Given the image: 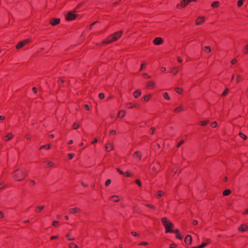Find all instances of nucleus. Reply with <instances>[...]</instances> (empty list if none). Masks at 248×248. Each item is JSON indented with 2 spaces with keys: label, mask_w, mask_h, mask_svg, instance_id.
<instances>
[{
  "label": "nucleus",
  "mask_w": 248,
  "mask_h": 248,
  "mask_svg": "<svg viewBox=\"0 0 248 248\" xmlns=\"http://www.w3.org/2000/svg\"><path fill=\"white\" fill-rule=\"evenodd\" d=\"M123 34L122 31H119L110 34L107 38L103 41V44L104 45H108L113 42H115L118 40Z\"/></svg>",
  "instance_id": "nucleus-1"
},
{
  "label": "nucleus",
  "mask_w": 248,
  "mask_h": 248,
  "mask_svg": "<svg viewBox=\"0 0 248 248\" xmlns=\"http://www.w3.org/2000/svg\"><path fill=\"white\" fill-rule=\"evenodd\" d=\"M27 175V173L23 168L17 169L13 173V178L18 181L23 180Z\"/></svg>",
  "instance_id": "nucleus-2"
},
{
  "label": "nucleus",
  "mask_w": 248,
  "mask_h": 248,
  "mask_svg": "<svg viewBox=\"0 0 248 248\" xmlns=\"http://www.w3.org/2000/svg\"><path fill=\"white\" fill-rule=\"evenodd\" d=\"M162 223L165 228L166 233L173 232V230L171 229V227L173 226V223L166 217H163L161 219Z\"/></svg>",
  "instance_id": "nucleus-3"
},
{
  "label": "nucleus",
  "mask_w": 248,
  "mask_h": 248,
  "mask_svg": "<svg viewBox=\"0 0 248 248\" xmlns=\"http://www.w3.org/2000/svg\"><path fill=\"white\" fill-rule=\"evenodd\" d=\"M76 15L74 12H69L66 16V19L68 21H72L73 20H74L76 18Z\"/></svg>",
  "instance_id": "nucleus-4"
},
{
  "label": "nucleus",
  "mask_w": 248,
  "mask_h": 248,
  "mask_svg": "<svg viewBox=\"0 0 248 248\" xmlns=\"http://www.w3.org/2000/svg\"><path fill=\"white\" fill-rule=\"evenodd\" d=\"M29 42H30L29 39H26L25 40L20 41L16 45V47L17 49L21 48L22 47H23L25 45H26Z\"/></svg>",
  "instance_id": "nucleus-5"
},
{
  "label": "nucleus",
  "mask_w": 248,
  "mask_h": 248,
  "mask_svg": "<svg viewBox=\"0 0 248 248\" xmlns=\"http://www.w3.org/2000/svg\"><path fill=\"white\" fill-rule=\"evenodd\" d=\"M195 1H196V0H182L181 2L180 5L182 7H185L187 5H188L190 2Z\"/></svg>",
  "instance_id": "nucleus-6"
},
{
  "label": "nucleus",
  "mask_w": 248,
  "mask_h": 248,
  "mask_svg": "<svg viewBox=\"0 0 248 248\" xmlns=\"http://www.w3.org/2000/svg\"><path fill=\"white\" fill-rule=\"evenodd\" d=\"M192 237L190 235H187L185 237V242L186 245H190L192 242Z\"/></svg>",
  "instance_id": "nucleus-7"
},
{
  "label": "nucleus",
  "mask_w": 248,
  "mask_h": 248,
  "mask_svg": "<svg viewBox=\"0 0 248 248\" xmlns=\"http://www.w3.org/2000/svg\"><path fill=\"white\" fill-rule=\"evenodd\" d=\"M60 22V18H51L50 20V23L52 26H55L58 24Z\"/></svg>",
  "instance_id": "nucleus-8"
},
{
  "label": "nucleus",
  "mask_w": 248,
  "mask_h": 248,
  "mask_svg": "<svg viewBox=\"0 0 248 248\" xmlns=\"http://www.w3.org/2000/svg\"><path fill=\"white\" fill-rule=\"evenodd\" d=\"M163 43V39L160 37H156L154 40V43L155 45H161Z\"/></svg>",
  "instance_id": "nucleus-9"
},
{
  "label": "nucleus",
  "mask_w": 248,
  "mask_h": 248,
  "mask_svg": "<svg viewBox=\"0 0 248 248\" xmlns=\"http://www.w3.org/2000/svg\"><path fill=\"white\" fill-rule=\"evenodd\" d=\"M204 21V16H200L196 20V24L197 25H200L202 24Z\"/></svg>",
  "instance_id": "nucleus-10"
},
{
  "label": "nucleus",
  "mask_w": 248,
  "mask_h": 248,
  "mask_svg": "<svg viewBox=\"0 0 248 248\" xmlns=\"http://www.w3.org/2000/svg\"><path fill=\"white\" fill-rule=\"evenodd\" d=\"M210 239H206V242L202 243L201 245L198 247H194L193 248H203L206 247L208 244L210 243Z\"/></svg>",
  "instance_id": "nucleus-11"
},
{
  "label": "nucleus",
  "mask_w": 248,
  "mask_h": 248,
  "mask_svg": "<svg viewBox=\"0 0 248 248\" xmlns=\"http://www.w3.org/2000/svg\"><path fill=\"white\" fill-rule=\"evenodd\" d=\"M248 229V226L245 224H242L238 228V230L241 232L246 231Z\"/></svg>",
  "instance_id": "nucleus-12"
},
{
  "label": "nucleus",
  "mask_w": 248,
  "mask_h": 248,
  "mask_svg": "<svg viewBox=\"0 0 248 248\" xmlns=\"http://www.w3.org/2000/svg\"><path fill=\"white\" fill-rule=\"evenodd\" d=\"M44 167H51L54 165V163L51 161H46L44 162Z\"/></svg>",
  "instance_id": "nucleus-13"
},
{
  "label": "nucleus",
  "mask_w": 248,
  "mask_h": 248,
  "mask_svg": "<svg viewBox=\"0 0 248 248\" xmlns=\"http://www.w3.org/2000/svg\"><path fill=\"white\" fill-rule=\"evenodd\" d=\"M106 150L108 152L111 151L113 149V146L110 143H108L106 145Z\"/></svg>",
  "instance_id": "nucleus-14"
},
{
  "label": "nucleus",
  "mask_w": 248,
  "mask_h": 248,
  "mask_svg": "<svg viewBox=\"0 0 248 248\" xmlns=\"http://www.w3.org/2000/svg\"><path fill=\"white\" fill-rule=\"evenodd\" d=\"M155 82H154L153 81H148L147 83L146 86H147V88H153L154 87V86H155Z\"/></svg>",
  "instance_id": "nucleus-15"
},
{
  "label": "nucleus",
  "mask_w": 248,
  "mask_h": 248,
  "mask_svg": "<svg viewBox=\"0 0 248 248\" xmlns=\"http://www.w3.org/2000/svg\"><path fill=\"white\" fill-rule=\"evenodd\" d=\"M183 110V107L182 105H181L179 107H178L173 109V111L175 112H181Z\"/></svg>",
  "instance_id": "nucleus-16"
},
{
  "label": "nucleus",
  "mask_w": 248,
  "mask_h": 248,
  "mask_svg": "<svg viewBox=\"0 0 248 248\" xmlns=\"http://www.w3.org/2000/svg\"><path fill=\"white\" fill-rule=\"evenodd\" d=\"M141 94V92L139 90H137L134 93V96L135 98H138Z\"/></svg>",
  "instance_id": "nucleus-17"
},
{
  "label": "nucleus",
  "mask_w": 248,
  "mask_h": 248,
  "mask_svg": "<svg viewBox=\"0 0 248 248\" xmlns=\"http://www.w3.org/2000/svg\"><path fill=\"white\" fill-rule=\"evenodd\" d=\"M110 201L114 202H117L119 201V198L117 196H113L110 198Z\"/></svg>",
  "instance_id": "nucleus-18"
},
{
  "label": "nucleus",
  "mask_w": 248,
  "mask_h": 248,
  "mask_svg": "<svg viewBox=\"0 0 248 248\" xmlns=\"http://www.w3.org/2000/svg\"><path fill=\"white\" fill-rule=\"evenodd\" d=\"M13 137L12 134L11 133H8L4 137V140L6 141H8L11 140Z\"/></svg>",
  "instance_id": "nucleus-19"
},
{
  "label": "nucleus",
  "mask_w": 248,
  "mask_h": 248,
  "mask_svg": "<svg viewBox=\"0 0 248 248\" xmlns=\"http://www.w3.org/2000/svg\"><path fill=\"white\" fill-rule=\"evenodd\" d=\"M79 210L78 208L75 207L69 209V211L70 213L74 214L77 213Z\"/></svg>",
  "instance_id": "nucleus-20"
},
{
  "label": "nucleus",
  "mask_w": 248,
  "mask_h": 248,
  "mask_svg": "<svg viewBox=\"0 0 248 248\" xmlns=\"http://www.w3.org/2000/svg\"><path fill=\"white\" fill-rule=\"evenodd\" d=\"M50 148V145L49 144H46V145H43L42 146L40 147V149L42 150V149H46V150H48Z\"/></svg>",
  "instance_id": "nucleus-21"
},
{
  "label": "nucleus",
  "mask_w": 248,
  "mask_h": 248,
  "mask_svg": "<svg viewBox=\"0 0 248 248\" xmlns=\"http://www.w3.org/2000/svg\"><path fill=\"white\" fill-rule=\"evenodd\" d=\"M134 155L136 156H138L140 158V159L141 158V154L140 151H137L135 152L134 154Z\"/></svg>",
  "instance_id": "nucleus-22"
},
{
  "label": "nucleus",
  "mask_w": 248,
  "mask_h": 248,
  "mask_svg": "<svg viewBox=\"0 0 248 248\" xmlns=\"http://www.w3.org/2000/svg\"><path fill=\"white\" fill-rule=\"evenodd\" d=\"M209 122V121H202L200 122V124L202 126H205Z\"/></svg>",
  "instance_id": "nucleus-23"
},
{
  "label": "nucleus",
  "mask_w": 248,
  "mask_h": 248,
  "mask_svg": "<svg viewBox=\"0 0 248 248\" xmlns=\"http://www.w3.org/2000/svg\"><path fill=\"white\" fill-rule=\"evenodd\" d=\"M231 193V190L229 189H226L223 192V195L225 196H228Z\"/></svg>",
  "instance_id": "nucleus-24"
},
{
  "label": "nucleus",
  "mask_w": 248,
  "mask_h": 248,
  "mask_svg": "<svg viewBox=\"0 0 248 248\" xmlns=\"http://www.w3.org/2000/svg\"><path fill=\"white\" fill-rule=\"evenodd\" d=\"M44 207L45 206L44 205L37 206L36 207V209L35 210V211L36 212H39L41 211L44 208Z\"/></svg>",
  "instance_id": "nucleus-25"
},
{
  "label": "nucleus",
  "mask_w": 248,
  "mask_h": 248,
  "mask_svg": "<svg viewBox=\"0 0 248 248\" xmlns=\"http://www.w3.org/2000/svg\"><path fill=\"white\" fill-rule=\"evenodd\" d=\"M162 95L164 98H165L167 100H170V97L168 94V93L166 92L163 93L162 94Z\"/></svg>",
  "instance_id": "nucleus-26"
},
{
  "label": "nucleus",
  "mask_w": 248,
  "mask_h": 248,
  "mask_svg": "<svg viewBox=\"0 0 248 248\" xmlns=\"http://www.w3.org/2000/svg\"><path fill=\"white\" fill-rule=\"evenodd\" d=\"M126 107L129 108H131L136 107V105L131 103H129L126 104Z\"/></svg>",
  "instance_id": "nucleus-27"
},
{
  "label": "nucleus",
  "mask_w": 248,
  "mask_h": 248,
  "mask_svg": "<svg viewBox=\"0 0 248 248\" xmlns=\"http://www.w3.org/2000/svg\"><path fill=\"white\" fill-rule=\"evenodd\" d=\"M178 67H175L172 69L171 72L172 73H173L174 75H175L178 72Z\"/></svg>",
  "instance_id": "nucleus-28"
},
{
  "label": "nucleus",
  "mask_w": 248,
  "mask_h": 248,
  "mask_svg": "<svg viewBox=\"0 0 248 248\" xmlns=\"http://www.w3.org/2000/svg\"><path fill=\"white\" fill-rule=\"evenodd\" d=\"M124 115H125V112L124 111L121 110V111H119V112L118 113L119 117L123 118L124 116Z\"/></svg>",
  "instance_id": "nucleus-29"
},
{
  "label": "nucleus",
  "mask_w": 248,
  "mask_h": 248,
  "mask_svg": "<svg viewBox=\"0 0 248 248\" xmlns=\"http://www.w3.org/2000/svg\"><path fill=\"white\" fill-rule=\"evenodd\" d=\"M219 2L218 1H214L212 4V6L213 8H217L218 6Z\"/></svg>",
  "instance_id": "nucleus-30"
},
{
  "label": "nucleus",
  "mask_w": 248,
  "mask_h": 248,
  "mask_svg": "<svg viewBox=\"0 0 248 248\" xmlns=\"http://www.w3.org/2000/svg\"><path fill=\"white\" fill-rule=\"evenodd\" d=\"M69 247L70 248H78V246L73 243H70Z\"/></svg>",
  "instance_id": "nucleus-31"
},
{
  "label": "nucleus",
  "mask_w": 248,
  "mask_h": 248,
  "mask_svg": "<svg viewBox=\"0 0 248 248\" xmlns=\"http://www.w3.org/2000/svg\"><path fill=\"white\" fill-rule=\"evenodd\" d=\"M164 194V193L161 191H159L156 195L157 198H161Z\"/></svg>",
  "instance_id": "nucleus-32"
},
{
  "label": "nucleus",
  "mask_w": 248,
  "mask_h": 248,
  "mask_svg": "<svg viewBox=\"0 0 248 248\" xmlns=\"http://www.w3.org/2000/svg\"><path fill=\"white\" fill-rule=\"evenodd\" d=\"M204 51L206 53H209L211 51V49L209 46H205L204 48Z\"/></svg>",
  "instance_id": "nucleus-33"
},
{
  "label": "nucleus",
  "mask_w": 248,
  "mask_h": 248,
  "mask_svg": "<svg viewBox=\"0 0 248 248\" xmlns=\"http://www.w3.org/2000/svg\"><path fill=\"white\" fill-rule=\"evenodd\" d=\"M243 79L242 77L240 75H237L236 77V81L238 83L239 82L241 81Z\"/></svg>",
  "instance_id": "nucleus-34"
},
{
  "label": "nucleus",
  "mask_w": 248,
  "mask_h": 248,
  "mask_svg": "<svg viewBox=\"0 0 248 248\" xmlns=\"http://www.w3.org/2000/svg\"><path fill=\"white\" fill-rule=\"evenodd\" d=\"M239 135L241 138H242L244 140H246L247 139V136L241 132L239 133Z\"/></svg>",
  "instance_id": "nucleus-35"
},
{
  "label": "nucleus",
  "mask_w": 248,
  "mask_h": 248,
  "mask_svg": "<svg viewBox=\"0 0 248 248\" xmlns=\"http://www.w3.org/2000/svg\"><path fill=\"white\" fill-rule=\"evenodd\" d=\"M175 91L179 94H180L182 93V89L179 87H177L175 88Z\"/></svg>",
  "instance_id": "nucleus-36"
},
{
  "label": "nucleus",
  "mask_w": 248,
  "mask_h": 248,
  "mask_svg": "<svg viewBox=\"0 0 248 248\" xmlns=\"http://www.w3.org/2000/svg\"><path fill=\"white\" fill-rule=\"evenodd\" d=\"M150 98V96L149 95H145V96L143 97V100L145 101H148Z\"/></svg>",
  "instance_id": "nucleus-37"
},
{
  "label": "nucleus",
  "mask_w": 248,
  "mask_h": 248,
  "mask_svg": "<svg viewBox=\"0 0 248 248\" xmlns=\"http://www.w3.org/2000/svg\"><path fill=\"white\" fill-rule=\"evenodd\" d=\"M135 183L139 186H141V185H142V184H141V181L139 180V179H137L135 181Z\"/></svg>",
  "instance_id": "nucleus-38"
},
{
  "label": "nucleus",
  "mask_w": 248,
  "mask_h": 248,
  "mask_svg": "<svg viewBox=\"0 0 248 248\" xmlns=\"http://www.w3.org/2000/svg\"><path fill=\"white\" fill-rule=\"evenodd\" d=\"M110 183H111V180L108 179L105 182V186H108L110 184Z\"/></svg>",
  "instance_id": "nucleus-39"
},
{
  "label": "nucleus",
  "mask_w": 248,
  "mask_h": 248,
  "mask_svg": "<svg viewBox=\"0 0 248 248\" xmlns=\"http://www.w3.org/2000/svg\"><path fill=\"white\" fill-rule=\"evenodd\" d=\"M229 92V89H226L222 93V96H226Z\"/></svg>",
  "instance_id": "nucleus-40"
},
{
  "label": "nucleus",
  "mask_w": 248,
  "mask_h": 248,
  "mask_svg": "<svg viewBox=\"0 0 248 248\" xmlns=\"http://www.w3.org/2000/svg\"><path fill=\"white\" fill-rule=\"evenodd\" d=\"M244 0H239L237 2V5L239 7L242 6L243 4Z\"/></svg>",
  "instance_id": "nucleus-41"
},
{
  "label": "nucleus",
  "mask_w": 248,
  "mask_h": 248,
  "mask_svg": "<svg viewBox=\"0 0 248 248\" xmlns=\"http://www.w3.org/2000/svg\"><path fill=\"white\" fill-rule=\"evenodd\" d=\"M146 206L147 207L151 208V209H155V207L154 205H153L152 204H146Z\"/></svg>",
  "instance_id": "nucleus-42"
},
{
  "label": "nucleus",
  "mask_w": 248,
  "mask_h": 248,
  "mask_svg": "<svg viewBox=\"0 0 248 248\" xmlns=\"http://www.w3.org/2000/svg\"><path fill=\"white\" fill-rule=\"evenodd\" d=\"M78 125L76 123H74L72 125V128L75 129H77L78 127Z\"/></svg>",
  "instance_id": "nucleus-43"
},
{
  "label": "nucleus",
  "mask_w": 248,
  "mask_h": 248,
  "mask_svg": "<svg viewBox=\"0 0 248 248\" xmlns=\"http://www.w3.org/2000/svg\"><path fill=\"white\" fill-rule=\"evenodd\" d=\"M99 97L100 99H102L105 97V94L103 93H100L99 94Z\"/></svg>",
  "instance_id": "nucleus-44"
},
{
  "label": "nucleus",
  "mask_w": 248,
  "mask_h": 248,
  "mask_svg": "<svg viewBox=\"0 0 248 248\" xmlns=\"http://www.w3.org/2000/svg\"><path fill=\"white\" fill-rule=\"evenodd\" d=\"M97 22H98V21H94V22H93V23H92V24L90 26V27H89V30H91L92 29V28H93V26H94L95 24H96V23H97Z\"/></svg>",
  "instance_id": "nucleus-45"
},
{
  "label": "nucleus",
  "mask_w": 248,
  "mask_h": 248,
  "mask_svg": "<svg viewBox=\"0 0 248 248\" xmlns=\"http://www.w3.org/2000/svg\"><path fill=\"white\" fill-rule=\"evenodd\" d=\"M69 236H70V234H67L66 236H65V237L68 240H70V241H72V240H74L75 239L74 238H69Z\"/></svg>",
  "instance_id": "nucleus-46"
},
{
  "label": "nucleus",
  "mask_w": 248,
  "mask_h": 248,
  "mask_svg": "<svg viewBox=\"0 0 248 248\" xmlns=\"http://www.w3.org/2000/svg\"><path fill=\"white\" fill-rule=\"evenodd\" d=\"M74 155H74V154H73V153H70V154H68V157H69V158L70 159H72V158H73V157L74 156Z\"/></svg>",
  "instance_id": "nucleus-47"
},
{
  "label": "nucleus",
  "mask_w": 248,
  "mask_h": 248,
  "mask_svg": "<svg viewBox=\"0 0 248 248\" xmlns=\"http://www.w3.org/2000/svg\"><path fill=\"white\" fill-rule=\"evenodd\" d=\"M117 171L121 175H124V172L119 169H117Z\"/></svg>",
  "instance_id": "nucleus-48"
},
{
  "label": "nucleus",
  "mask_w": 248,
  "mask_h": 248,
  "mask_svg": "<svg viewBox=\"0 0 248 248\" xmlns=\"http://www.w3.org/2000/svg\"><path fill=\"white\" fill-rule=\"evenodd\" d=\"M211 125L212 127H216L217 125V123L216 122H214L211 124Z\"/></svg>",
  "instance_id": "nucleus-49"
},
{
  "label": "nucleus",
  "mask_w": 248,
  "mask_h": 248,
  "mask_svg": "<svg viewBox=\"0 0 248 248\" xmlns=\"http://www.w3.org/2000/svg\"><path fill=\"white\" fill-rule=\"evenodd\" d=\"M124 175L127 177H130L132 176V174H130L129 172L126 171L125 173H124Z\"/></svg>",
  "instance_id": "nucleus-50"
},
{
  "label": "nucleus",
  "mask_w": 248,
  "mask_h": 248,
  "mask_svg": "<svg viewBox=\"0 0 248 248\" xmlns=\"http://www.w3.org/2000/svg\"><path fill=\"white\" fill-rule=\"evenodd\" d=\"M184 143V140H181L179 141L178 144H177V147H179L181 145H182Z\"/></svg>",
  "instance_id": "nucleus-51"
},
{
  "label": "nucleus",
  "mask_w": 248,
  "mask_h": 248,
  "mask_svg": "<svg viewBox=\"0 0 248 248\" xmlns=\"http://www.w3.org/2000/svg\"><path fill=\"white\" fill-rule=\"evenodd\" d=\"M59 224V222L57 221H54L53 222L52 225L54 227L57 226Z\"/></svg>",
  "instance_id": "nucleus-52"
},
{
  "label": "nucleus",
  "mask_w": 248,
  "mask_h": 248,
  "mask_svg": "<svg viewBox=\"0 0 248 248\" xmlns=\"http://www.w3.org/2000/svg\"><path fill=\"white\" fill-rule=\"evenodd\" d=\"M109 133H110V135H113L116 133V131L114 130H112L110 131Z\"/></svg>",
  "instance_id": "nucleus-53"
},
{
  "label": "nucleus",
  "mask_w": 248,
  "mask_h": 248,
  "mask_svg": "<svg viewBox=\"0 0 248 248\" xmlns=\"http://www.w3.org/2000/svg\"><path fill=\"white\" fill-rule=\"evenodd\" d=\"M145 66H146V64L145 63H142L141 65V67H140V71H141L143 70V68H144L145 67Z\"/></svg>",
  "instance_id": "nucleus-54"
},
{
  "label": "nucleus",
  "mask_w": 248,
  "mask_h": 248,
  "mask_svg": "<svg viewBox=\"0 0 248 248\" xmlns=\"http://www.w3.org/2000/svg\"><path fill=\"white\" fill-rule=\"evenodd\" d=\"M245 53H248V45H247L245 46L244 48Z\"/></svg>",
  "instance_id": "nucleus-55"
},
{
  "label": "nucleus",
  "mask_w": 248,
  "mask_h": 248,
  "mask_svg": "<svg viewBox=\"0 0 248 248\" xmlns=\"http://www.w3.org/2000/svg\"><path fill=\"white\" fill-rule=\"evenodd\" d=\"M170 233H176V234H179V230L178 229H176L175 230H173V232H170Z\"/></svg>",
  "instance_id": "nucleus-56"
},
{
  "label": "nucleus",
  "mask_w": 248,
  "mask_h": 248,
  "mask_svg": "<svg viewBox=\"0 0 248 248\" xmlns=\"http://www.w3.org/2000/svg\"><path fill=\"white\" fill-rule=\"evenodd\" d=\"M155 132V128L152 127L151 128V130L150 131V133L152 135H153Z\"/></svg>",
  "instance_id": "nucleus-57"
},
{
  "label": "nucleus",
  "mask_w": 248,
  "mask_h": 248,
  "mask_svg": "<svg viewBox=\"0 0 248 248\" xmlns=\"http://www.w3.org/2000/svg\"><path fill=\"white\" fill-rule=\"evenodd\" d=\"M176 237L177 239H180V240H181L183 238L181 236V235L179 233L176 234Z\"/></svg>",
  "instance_id": "nucleus-58"
},
{
  "label": "nucleus",
  "mask_w": 248,
  "mask_h": 248,
  "mask_svg": "<svg viewBox=\"0 0 248 248\" xmlns=\"http://www.w3.org/2000/svg\"><path fill=\"white\" fill-rule=\"evenodd\" d=\"M131 234H132L133 236H138V235H139V234H138L137 232H131Z\"/></svg>",
  "instance_id": "nucleus-59"
},
{
  "label": "nucleus",
  "mask_w": 248,
  "mask_h": 248,
  "mask_svg": "<svg viewBox=\"0 0 248 248\" xmlns=\"http://www.w3.org/2000/svg\"><path fill=\"white\" fill-rule=\"evenodd\" d=\"M32 91L34 93H36L37 92V89L36 87L32 88Z\"/></svg>",
  "instance_id": "nucleus-60"
},
{
  "label": "nucleus",
  "mask_w": 248,
  "mask_h": 248,
  "mask_svg": "<svg viewBox=\"0 0 248 248\" xmlns=\"http://www.w3.org/2000/svg\"><path fill=\"white\" fill-rule=\"evenodd\" d=\"M236 62V60L235 59H233L231 61V63L232 64H234Z\"/></svg>",
  "instance_id": "nucleus-61"
},
{
  "label": "nucleus",
  "mask_w": 248,
  "mask_h": 248,
  "mask_svg": "<svg viewBox=\"0 0 248 248\" xmlns=\"http://www.w3.org/2000/svg\"><path fill=\"white\" fill-rule=\"evenodd\" d=\"M143 77H144V78H150V76H149L146 73H144L143 75Z\"/></svg>",
  "instance_id": "nucleus-62"
},
{
  "label": "nucleus",
  "mask_w": 248,
  "mask_h": 248,
  "mask_svg": "<svg viewBox=\"0 0 248 248\" xmlns=\"http://www.w3.org/2000/svg\"><path fill=\"white\" fill-rule=\"evenodd\" d=\"M182 59L180 57H178L177 58V61L179 62H182Z\"/></svg>",
  "instance_id": "nucleus-63"
},
{
  "label": "nucleus",
  "mask_w": 248,
  "mask_h": 248,
  "mask_svg": "<svg viewBox=\"0 0 248 248\" xmlns=\"http://www.w3.org/2000/svg\"><path fill=\"white\" fill-rule=\"evenodd\" d=\"M84 108L85 109L89 110V107L88 105L86 104L84 105Z\"/></svg>",
  "instance_id": "nucleus-64"
}]
</instances>
